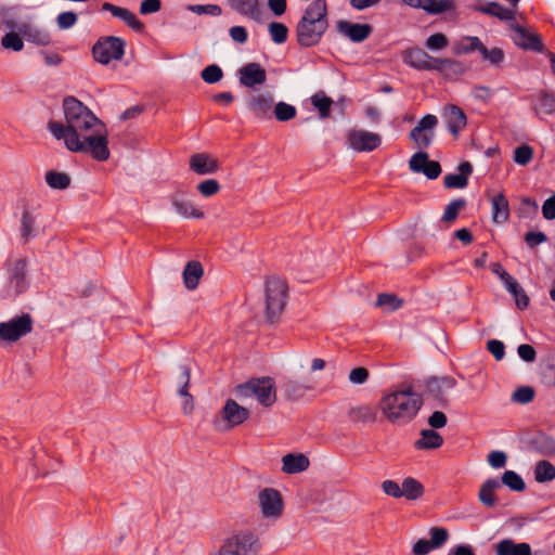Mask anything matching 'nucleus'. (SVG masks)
Instances as JSON below:
<instances>
[{"label": "nucleus", "mask_w": 555, "mask_h": 555, "mask_svg": "<svg viewBox=\"0 0 555 555\" xmlns=\"http://www.w3.org/2000/svg\"><path fill=\"white\" fill-rule=\"evenodd\" d=\"M65 124L50 120L48 129L56 140H69L93 127L101 128L102 122L93 112L75 96H66L63 100Z\"/></svg>", "instance_id": "1"}, {"label": "nucleus", "mask_w": 555, "mask_h": 555, "mask_svg": "<svg viewBox=\"0 0 555 555\" xmlns=\"http://www.w3.org/2000/svg\"><path fill=\"white\" fill-rule=\"evenodd\" d=\"M328 28L326 0H313L296 25L297 43L311 48L320 43Z\"/></svg>", "instance_id": "2"}, {"label": "nucleus", "mask_w": 555, "mask_h": 555, "mask_svg": "<svg viewBox=\"0 0 555 555\" xmlns=\"http://www.w3.org/2000/svg\"><path fill=\"white\" fill-rule=\"evenodd\" d=\"M423 405V398L413 391L412 386L383 396L380 410L387 420L393 424L410 423Z\"/></svg>", "instance_id": "3"}, {"label": "nucleus", "mask_w": 555, "mask_h": 555, "mask_svg": "<svg viewBox=\"0 0 555 555\" xmlns=\"http://www.w3.org/2000/svg\"><path fill=\"white\" fill-rule=\"evenodd\" d=\"M64 144L68 151L90 155L98 162H105L111 155L104 122H102L101 128L93 127L89 131L66 140Z\"/></svg>", "instance_id": "4"}, {"label": "nucleus", "mask_w": 555, "mask_h": 555, "mask_svg": "<svg viewBox=\"0 0 555 555\" xmlns=\"http://www.w3.org/2000/svg\"><path fill=\"white\" fill-rule=\"evenodd\" d=\"M235 393L238 398L255 397L266 408L273 405L276 401L274 380L269 376L251 378L243 384H238L235 387Z\"/></svg>", "instance_id": "5"}, {"label": "nucleus", "mask_w": 555, "mask_h": 555, "mask_svg": "<svg viewBox=\"0 0 555 555\" xmlns=\"http://www.w3.org/2000/svg\"><path fill=\"white\" fill-rule=\"evenodd\" d=\"M287 299V285L279 278L266 281V318L270 323L279 320L285 308Z\"/></svg>", "instance_id": "6"}, {"label": "nucleus", "mask_w": 555, "mask_h": 555, "mask_svg": "<svg viewBox=\"0 0 555 555\" xmlns=\"http://www.w3.org/2000/svg\"><path fill=\"white\" fill-rule=\"evenodd\" d=\"M127 43L117 36H102L92 47L93 60L101 65H108L112 61H120L125 55Z\"/></svg>", "instance_id": "7"}, {"label": "nucleus", "mask_w": 555, "mask_h": 555, "mask_svg": "<svg viewBox=\"0 0 555 555\" xmlns=\"http://www.w3.org/2000/svg\"><path fill=\"white\" fill-rule=\"evenodd\" d=\"M260 548L258 535L246 530L227 539L219 550V555H258Z\"/></svg>", "instance_id": "8"}, {"label": "nucleus", "mask_w": 555, "mask_h": 555, "mask_svg": "<svg viewBox=\"0 0 555 555\" xmlns=\"http://www.w3.org/2000/svg\"><path fill=\"white\" fill-rule=\"evenodd\" d=\"M34 319L27 312L14 315L8 321L0 322V340L14 343L33 332Z\"/></svg>", "instance_id": "9"}, {"label": "nucleus", "mask_w": 555, "mask_h": 555, "mask_svg": "<svg viewBox=\"0 0 555 555\" xmlns=\"http://www.w3.org/2000/svg\"><path fill=\"white\" fill-rule=\"evenodd\" d=\"M423 385L426 388V393L437 401L438 405L447 408L449 405L447 391L456 386V380L452 376H430L424 379Z\"/></svg>", "instance_id": "10"}, {"label": "nucleus", "mask_w": 555, "mask_h": 555, "mask_svg": "<svg viewBox=\"0 0 555 555\" xmlns=\"http://www.w3.org/2000/svg\"><path fill=\"white\" fill-rule=\"evenodd\" d=\"M437 124L438 118L435 115L427 114L422 117L417 126L410 131L409 138L420 150L427 149L435 138V127Z\"/></svg>", "instance_id": "11"}, {"label": "nucleus", "mask_w": 555, "mask_h": 555, "mask_svg": "<svg viewBox=\"0 0 555 555\" xmlns=\"http://www.w3.org/2000/svg\"><path fill=\"white\" fill-rule=\"evenodd\" d=\"M259 506L264 518H279L283 513V499L279 490L264 488L258 495Z\"/></svg>", "instance_id": "12"}, {"label": "nucleus", "mask_w": 555, "mask_h": 555, "mask_svg": "<svg viewBox=\"0 0 555 555\" xmlns=\"http://www.w3.org/2000/svg\"><path fill=\"white\" fill-rule=\"evenodd\" d=\"M250 412L248 409L240 405L235 400L228 399L220 411V417L224 422L222 430H230L235 426L242 425L249 418Z\"/></svg>", "instance_id": "13"}, {"label": "nucleus", "mask_w": 555, "mask_h": 555, "mask_svg": "<svg viewBox=\"0 0 555 555\" xmlns=\"http://www.w3.org/2000/svg\"><path fill=\"white\" fill-rule=\"evenodd\" d=\"M347 140L349 146L357 152L374 151L382 143V138L379 134L357 129L349 131Z\"/></svg>", "instance_id": "14"}, {"label": "nucleus", "mask_w": 555, "mask_h": 555, "mask_svg": "<svg viewBox=\"0 0 555 555\" xmlns=\"http://www.w3.org/2000/svg\"><path fill=\"white\" fill-rule=\"evenodd\" d=\"M511 28L515 31L513 38L514 43L525 51H533L538 53L544 52V43L540 35L529 33L519 24H511Z\"/></svg>", "instance_id": "15"}, {"label": "nucleus", "mask_w": 555, "mask_h": 555, "mask_svg": "<svg viewBox=\"0 0 555 555\" xmlns=\"http://www.w3.org/2000/svg\"><path fill=\"white\" fill-rule=\"evenodd\" d=\"M435 59L420 47H411L402 52V62L416 70L433 72Z\"/></svg>", "instance_id": "16"}, {"label": "nucleus", "mask_w": 555, "mask_h": 555, "mask_svg": "<svg viewBox=\"0 0 555 555\" xmlns=\"http://www.w3.org/2000/svg\"><path fill=\"white\" fill-rule=\"evenodd\" d=\"M336 28L340 34L357 43L366 40L373 31V27L370 24L350 23L344 20L336 22Z\"/></svg>", "instance_id": "17"}, {"label": "nucleus", "mask_w": 555, "mask_h": 555, "mask_svg": "<svg viewBox=\"0 0 555 555\" xmlns=\"http://www.w3.org/2000/svg\"><path fill=\"white\" fill-rule=\"evenodd\" d=\"M247 106L256 118H271L273 96L269 92L253 94L247 100Z\"/></svg>", "instance_id": "18"}, {"label": "nucleus", "mask_w": 555, "mask_h": 555, "mask_svg": "<svg viewBox=\"0 0 555 555\" xmlns=\"http://www.w3.org/2000/svg\"><path fill=\"white\" fill-rule=\"evenodd\" d=\"M102 10L109 12L113 16L121 20L128 27L134 31L142 33L145 28L143 22H141L137 15L130 10L121 7H117L109 2L102 4Z\"/></svg>", "instance_id": "19"}, {"label": "nucleus", "mask_w": 555, "mask_h": 555, "mask_svg": "<svg viewBox=\"0 0 555 555\" xmlns=\"http://www.w3.org/2000/svg\"><path fill=\"white\" fill-rule=\"evenodd\" d=\"M189 166L195 173L204 176L217 172L220 169L218 159L207 153H196L190 157Z\"/></svg>", "instance_id": "20"}, {"label": "nucleus", "mask_w": 555, "mask_h": 555, "mask_svg": "<svg viewBox=\"0 0 555 555\" xmlns=\"http://www.w3.org/2000/svg\"><path fill=\"white\" fill-rule=\"evenodd\" d=\"M240 83L253 88L256 85H262L266 82L267 73L258 63H248L243 66L240 70Z\"/></svg>", "instance_id": "21"}, {"label": "nucleus", "mask_w": 555, "mask_h": 555, "mask_svg": "<svg viewBox=\"0 0 555 555\" xmlns=\"http://www.w3.org/2000/svg\"><path fill=\"white\" fill-rule=\"evenodd\" d=\"M411 8L423 9L429 14L454 11V0H402Z\"/></svg>", "instance_id": "22"}, {"label": "nucleus", "mask_w": 555, "mask_h": 555, "mask_svg": "<svg viewBox=\"0 0 555 555\" xmlns=\"http://www.w3.org/2000/svg\"><path fill=\"white\" fill-rule=\"evenodd\" d=\"M459 173H449L443 178L446 189H464L468 184L473 173V165L469 162H462L457 166Z\"/></svg>", "instance_id": "23"}, {"label": "nucleus", "mask_w": 555, "mask_h": 555, "mask_svg": "<svg viewBox=\"0 0 555 555\" xmlns=\"http://www.w3.org/2000/svg\"><path fill=\"white\" fill-rule=\"evenodd\" d=\"M444 117L447 119V128L449 132L457 138L460 132L467 125V117L462 108L456 105H450L447 107Z\"/></svg>", "instance_id": "24"}, {"label": "nucleus", "mask_w": 555, "mask_h": 555, "mask_svg": "<svg viewBox=\"0 0 555 555\" xmlns=\"http://www.w3.org/2000/svg\"><path fill=\"white\" fill-rule=\"evenodd\" d=\"M433 70L438 72L446 78L461 76L465 73V66L461 61L449 57H436Z\"/></svg>", "instance_id": "25"}, {"label": "nucleus", "mask_w": 555, "mask_h": 555, "mask_svg": "<svg viewBox=\"0 0 555 555\" xmlns=\"http://www.w3.org/2000/svg\"><path fill=\"white\" fill-rule=\"evenodd\" d=\"M347 415L353 424H371L376 422L378 411L373 405L364 404L350 408Z\"/></svg>", "instance_id": "26"}, {"label": "nucleus", "mask_w": 555, "mask_h": 555, "mask_svg": "<svg viewBox=\"0 0 555 555\" xmlns=\"http://www.w3.org/2000/svg\"><path fill=\"white\" fill-rule=\"evenodd\" d=\"M171 205L180 216L186 219H202L205 216L202 210L195 208L192 203L185 199L179 192L172 194Z\"/></svg>", "instance_id": "27"}, {"label": "nucleus", "mask_w": 555, "mask_h": 555, "mask_svg": "<svg viewBox=\"0 0 555 555\" xmlns=\"http://www.w3.org/2000/svg\"><path fill=\"white\" fill-rule=\"evenodd\" d=\"M228 3L238 14L258 23L261 22V11L258 0H228Z\"/></svg>", "instance_id": "28"}, {"label": "nucleus", "mask_w": 555, "mask_h": 555, "mask_svg": "<svg viewBox=\"0 0 555 555\" xmlns=\"http://www.w3.org/2000/svg\"><path fill=\"white\" fill-rule=\"evenodd\" d=\"M282 470L286 474H298L308 469L310 461L304 453H287L282 459Z\"/></svg>", "instance_id": "29"}, {"label": "nucleus", "mask_w": 555, "mask_h": 555, "mask_svg": "<svg viewBox=\"0 0 555 555\" xmlns=\"http://www.w3.org/2000/svg\"><path fill=\"white\" fill-rule=\"evenodd\" d=\"M472 9L476 12H480L487 15L495 16L500 21H514L515 12L507 8H504L496 1H490L487 4H476Z\"/></svg>", "instance_id": "30"}, {"label": "nucleus", "mask_w": 555, "mask_h": 555, "mask_svg": "<svg viewBox=\"0 0 555 555\" xmlns=\"http://www.w3.org/2000/svg\"><path fill=\"white\" fill-rule=\"evenodd\" d=\"M312 388H313L312 386L301 384L298 380L292 379V378H284L280 385L282 395L287 400H292V401L299 400V399L304 398L306 392L309 390H312Z\"/></svg>", "instance_id": "31"}, {"label": "nucleus", "mask_w": 555, "mask_h": 555, "mask_svg": "<svg viewBox=\"0 0 555 555\" xmlns=\"http://www.w3.org/2000/svg\"><path fill=\"white\" fill-rule=\"evenodd\" d=\"M20 31L26 41L37 46L47 47L52 42L51 36L47 30L29 24L22 25Z\"/></svg>", "instance_id": "32"}, {"label": "nucleus", "mask_w": 555, "mask_h": 555, "mask_svg": "<svg viewBox=\"0 0 555 555\" xmlns=\"http://www.w3.org/2000/svg\"><path fill=\"white\" fill-rule=\"evenodd\" d=\"M496 555H531L529 543H515L512 539H504L495 545Z\"/></svg>", "instance_id": "33"}, {"label": "nucleus", "mask_w": 555, "mask_h": 555, "mask_svg": "<svg viewBox=\"0 0 555 555\" xmlns=\"http://www.w3.org/2000/svg\"><path fill=\"white\" fill-rule=\"evenodd\" d=\"M529 444L531 450L541 455L555 456V439L544 433L537 434Z\"/></svg>", "instance_id": "34"}, {"label": "nucleus", "mask_w": 555, "mask_h": 555, "mask_svg": "<svg viewBox=\"0 0 555 555\" xmlns=\"http://www.w3.org/2000/svg\"><path fill=\"white\" fill-rule=\"evenodd\" d=\"M443 444L442 436L435 429L421 430V438L414 442L416 450L438 449Z\"/></svg>", "instance_id": "35"}, {"label": "nucleus", "mask_w": 555, "mask_h": 555, "mask_svg": "<svg viewBox=\"0 0 555 555\" xmlns=\"http://www.w3.org/2000/svg\"><path fill=\"white\" fill-rule=\"evenodd\" d=\"M26 259L21 258L13 263L10 272V281L12 284H14L17 294H22L26 289Z\"/></svg>", "instance_id": "36"}, {"label": "nucleus", "mask_w": 555, "mask_h": 555, "mask_svg": "<svg viewBox=\"0 0 555 555\" xmlns=\"http://www.w3.org/2000/svg\"><path fill=\"white\" fill-rule=\"evenodd\" d=\"M501 483L495 478H488L481 485L478 492V500L486 507H493L496 504L494 491L500 488Z\"/></svg>", "instance_id": "37"}, {"label": "nucleus", "mask_w": 555, "mask_h": 555, "mask_svg": "<svg viewBox=\"0 0 555 555\" xmlns=\"http://www.w3.org/2000/svg\"><path fill=\"white\" fill-rule=\"evenodd\" d=\"M492 220L495 223H504L509 218V205L506 196L500 193L491 198Z\"/></svg>", "instance_id": "38"}, {"label": "nucleus", "mask_w": 555, "mask_h": 555, "mask_svg": "<svg viewBox=\"0 0 555 555\" xmlns=\"http://www.w3.org/2000/svg\"><path fill=\"white\" fill-rule=\"evenodd\" d=\"M204 270L199 261H189L183 270V282L188 289H195L203 276Z\"/></svg>", "instance_id": "39"}, {"label": "nucleus", "mask_w": 555, "mask_h": 555, "mask_svg": "<svg viewBox=\"0 0 555 555\" xmlns=\"http://www.w3.org/2000/svg\"><path fill=\"white\" fill-rule=\"evenodd\" d=\"M482 42L476 36H466L459 41H455L452 46V52L455 55L469 54L475 51L481 50Z\"/></svg>", "instance_id": "40"}, {"label": "nucleus", "mask_w": 555, "mask_h": 555, "mask_svg": "<svg viewBox=\"0 0 555 555\" xmlns=\"http://www.w3.org/2000/svg\"><path fill=\"white\" fill-rule=\"evenodd\" d=\"M425 488L417 479L413 477H406L402 481L401 486V498L404 496L406 500L416 501L423 496Z\"/></svg>", "instance_id": "41"}, {"label": "nucleus", "mask_w": 555, "mask_h": 555, "mask_svg": "<svg viewBox=\"0 0 555 555\" xmlns=\"http://www.w3.org/2000/svg\"><path fill=\"white\" fill-rule=\"evenodd\" d=\"M506 289L513 295L515 298L516 307L520 310H525L528 308L530 299L526 294L525 289L519 285L517 280L512 278L505 284Z\"/></svg>", "instance_id": "42"}, {"label": "nucleus", "mask_w": 555, "mask_h": 555, "mask_svg": "<svg viewBox=\"0 0 555 555\" xmlns=\"http://www.w3.org/2000/svg\"><path fill=\"white\" fill-rule=\"evenodd\" d=\"M534 109L537 113L553 115L555 113V94L546 90L539 92Z\"/></svg>", "instance_id": "43"}, {"label": "nucleus", "mask_w": 555, "mask_h": 555, "mask_svg": "<svg viewBox=\"0 0 555 555\" xmlns=\"http://www.w3.org/2000/svg\"><path fill=\"white\" fill-rule=\"evenodd\" d=\"M534 479L537 482L543 483L555 479V466L546 460H541L534 467Z\"/></svg>", "instance_id": "44"}, {"label": "nucleus", "mask_w": 555, "mask_h": 555, "mask_svg": "<svg viewBox=\"0 0 555 555\" xmlns=\"http://www.w3.org/2000/svg\"><path fill=\"white\" fill-rule=\"evenodd\" d=\"M36 217L28 210L24 209L21 217V238L27 243L35 236Z\"/></svg>", "instance_id": "45"}, {"label": "nucleus", "mask_w": 555, "mask_h": 555, "mask_svg": "<svg viewBox=\"0 0 555 555\" xmlns=\"http://www.w3.org/2000/svg\"><path fill=\"white\" fill-rule=\"evenodd\" d=\"M44 178L47 184L54 190H66L70 185V177L65 172L49 170Z\"/></svg>", "instance_id": "46"}, {"label": "nucleus", "mask_w": 555, "mask_h": 555, "mask_svg": "<svg viewBox=\"0 0 555 555\" xmlns=\"http://www.w3.org/2000/svg\"><path fill=\"white\" fill-rule=\"evenodd\" d=\"M311 103L314 108L319 112L321 118L325 119L331 116V108L333 100L325 95L324 92H319L311 96Z\"/></svg>", "instance_id": "47"}, {"label": "nucleus", "mask_w": 555, "mask_h": 555, "mask_svg": "<svg viewBox=\"0 0 555 555\" xmlns=\"http://www.w3.org/2000/svg\"><path fill=\"white\" fill-rule=\"evenodd\" d=\"M501 481L512 491L522 492L526 490V483L524 479L514 470H505L502 475Z\"/></svg>", "instance_id": "48"}, {"label": "nucleus", "mask_w": 555, "mask_h": 555, "mask_svg": "<svg viewBox=\"0 0 555 555\" xmlns=\"http://www.w3.org/2000/svg\"><path fill=\"white\" fill-rule=\"evenodd\" d=\"M449 43V38L443 33H436L425 40L424 46L427 50L436 52L447 49Z\"/></svg>", "instance_id": "49"}, {"label": "nucleus", "mask_w": 555, "mask_h": 555, "mask_svg": "<svg viewBox=\"0 0 555 555\" xmlns=\"http://www.w3.org/2000/svg\"><path fill=\"white\" fill-rule=\"evenodd\" d=\"M273 114L279 121H288L296 117L297 109L294 105L285 102H279L274 106Z\"/></svg>", "instance_id": "50"}, {"label": "nucleus", "mask_w": 555, "mask_h": 555, "mask_svg": "<svg viewBox=\"0 0 555 555\" xmlns=\"http://www.w3.org/2000/svg\"><path fill=\"white\" fill-rule=\"evenodd\" d=\"M268 28L274 43L282 44L287 40L288 28L283 23L271 22Z\"/></svg>", "instance_id": "51"}, {"label": "nucleus", "mask_w": 555, "mask_h": 555, "mask_svg": "<svg viewBox=\"0 0 555 555\" xmlns=\"http://www.w3.org/2000/svg\"><path fill=\"white\" fill-rule=\"evenodd\" d=\"M466 206V199L465 198H455L451 201L443 212L442 220L446 222H452L454 221L457 216L459 211Z\"/></svg>", "instance_id": "52"}, {"label": "nucleus", "mask_w": 555, "mask_h": 555, "mask_svg": "<svg viewBox=\"0 0 555 555\" xmlns=\"http://www.w3.org/2000/svg\"><path fill=\"white\" fill-rule=\"evenodd\" d=\"M480 54L483 60L490 62L493 66H500L505 57L504 51L501 48L488 49L483 43L480 50Z\"/></svg>", "instance_id": "53"}, {"label": "nucleus", "mask_w": 555, "mask_h": 555, "mask_svg": "<svg viewBox=\"0 0 555 555\" xmlns=\"http://www.w3.org/2000/svg\"><path fill=\"white\" fill-rule=\"evenodd\" d=\"M23 39V36L21 37L17 33L10 31L2 37L1 46L7 50L18 52L24 48Z\"/></svg>", "instance_id": "54"}, {"label": "nucleus", "mask_w": 555, "mask_h": 555, "mask_svg": "<svg viewBox=\"0 0 555 555\" xmlns=\"http://www.w3.org/2000/svg\"><path fill=\"white\" fill-rule=\"evenodd\" d=\"M533 157V149L528 144H521L514 150L513 159L520 166L528 165Z\"/></svg>", "instance_id": "55"}, {"label": "nucleus", "mask_w": 555, "mask_h": 555, "mask_svg": "<svg viewBox=\"0 0 555 555\" xmlns=\"http://www.w3.org/2000/svg\"><path fill=\"white\" fill-rule=\"evenodd\" d=\"M429 535V542L435 550L441 547L450 537L449 531L443 527H431Z\"/></svg>", "instance_id": "56"}, {"label": "nucleus", "mask_w": 555, "mask_h": 555, "mask_svg": "<svg viewBox=\"0 0 555 555\" xmlns=\"http://www.w3.org/2000/svg\"><path fill=\"white\" fill-rule=\"evenodd\" d=\"M202 79L207 83H216L223 77V72L217 64L206 66L201 73Z\"/></svg>", "instance_id": "57"}, {"label": "nucleus", "mask_w": 555, "mask_h": 555, "mask_svg": "<svg viewBox=\"0 0 555 555\" xmlns=\"http://www.w3.org/2000/svg\"><path fill=\"white\" fill-rule=\"evenodd\" d=\"M534 389L530 386L518 387L512 395V400L521 404L530 403L534 399Z\"/></svg>", "instance_id": "58"}, {"label": "nucleus", "mask_w": 555, "mask_h": 555, "mask_svg": "<svg viewBox=\"0 0 555 555\" xmlns=\"http://www.w3.org/2000/svg\"><path fill=\"white\" fill-rule=\"evenodd\" d=\"M188 10L198 15L208 14L211 16H219L222 13V9L218 4H190Z\"/></svg>", "instance_id": "59"}, {"label": "nucleus", "mask_w": 555, "mask_h": 555, "mask_svg": "<svg viewBox=\"0 0 555 555\" xmlns=\"http://www.w3.org/2000/svg\"><path fill=\"white\" fill-rule=\"evenodd\" d=\"M220 183L216 179H207L197 184V191L204 197L216 195L220 191Z\"/></svg>", "instance_id": "60"}, {"label": "nucleus", "mask_w": 555, "mask_h": 555, "mask_svg": "<svg viewBox=\"0 0 555 555\" xmlns=\"http://www.w3.org/2000/svg\"><path fill=\"white\" fill-rule=\"evenodd\" d=\"M403 301L392 294H379L377 297L376 306H389L391 311L398 310L402 307Z\"/></svg>", "instance_id": "61"}, {"label": "nucleus", "mask_w": 555, "mask_h": 555, "mask_svg": "<svg viewBox=\"0 0 555 555\" xmlns=\"http://www.w3.org/2000/svg\"><path fill=\"white\" fill-rule=\"evenodd\" d=\"M78 21V15L73 11H65L57 15L56 24L60 29L72 28Z\"/></svg>", "instance_id": "62"}, {"label": "nucleus", "mask_w": 555, "mask_h": 555, "mask_svg": "<svg viewBox=\"0 0 555 555\" xmlns=\"http://www.w3.org/2000/svg\"><path fill=\"white\" fill-rule=\"evenodd\" d=\"M429 162V155L424 151H418L409 160L411 171L420 172L422 168Z\"/></svg>", "instance_id": "63"}, {"label": "nucleus", "mask_w": 555, "mask_h": 555, "mask_svg": "<svg viewBox=\"0 0 555 555\" xmlns=\"http://www.w3.org/2000/svg\"><path fill=\"white\" fill-rule=\"evenodd\" d=\"M179 370H180V373L178 376V384L180 387L178 389V393L185 395L186 389H189V385H190L191 369L188 365H180Z\"/></svg>", "instance_id": "64"}]
</instances>
